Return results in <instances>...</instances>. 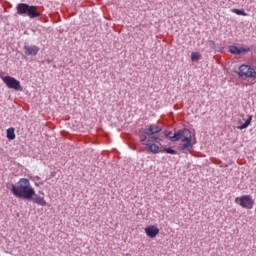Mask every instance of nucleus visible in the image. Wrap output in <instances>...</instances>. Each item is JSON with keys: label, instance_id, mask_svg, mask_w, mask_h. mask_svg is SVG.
<instances>
[{"label": "nucleus", "instance_id": "4", "mask_svg": "<svg viewBox=\"0 0 256 256\" xmlns=\"http://www.w3.org/2000/svg\"><path fill=\"white\" fill-rule=\"evenodd\" d=\"M161 131H163L161 126L157 124H151L148 128L138 129V131H136V135L141 143H145L148 136L158 135V133H161Z\"/></svg>", "mask_w": 256, "mask_h": 256}, {"label": "nucleus", "instance_id": "24", "mask_svg": "<svg viewBox=\"0 0 256 256\" xmlns=\"http://www.w3.org/2000/svg\"><path fill=\"white\" fill-rule=\"evenodd\" d=\"M251 49H253V51H255V53H256V46L255 45H252Z\"/></svg>", "mask_w": 256, "mask_h": 256}, {"label": "nucleus", "instance_id": "1", "mask_svg": "<svg viewBox=\"0 0 256 256\" xmlns=\"http://www.w3.org/2000/svg\"><path fill=\"white\" fill-rule=\"evenodd\" d=\"M6 188L16 197L22 201H28L32 195H35V188L31 186V182L27 178H20L15 184L7 183Z\"/></svg>", "mask_w": 256, "mask_h": 256}, {"label": "nucleus", "instance_id": "5", "mask_svg": "<svg viewBox=\"0 0 256 256\" xmlns=\"http://www.w3.org/2000/svg\"><path fill=\"white\" fill-rule=\"evenodd\" d=\"M0 79L6 85L7 89H13V91L22 92L23 86H21V81L17 80L13 76H5V72H0Z\"/></svg>", "mask_w": 256, "mask_h": 256}, {"label": "nucleus", "instance_id": "23", "mask_svg": "<svg viewBox=\"0 0 256 256\" xmlns=\"http://www.w3.org/2000/svg\"><path fill=\"white\" fill-rule=\"evenodd\" d=\"M38 193H39V195H42V197H45V192L39 191Z\"/></svg>", "mask_w": 256, "mask_h": 256}, {"label": "nucleus", "instance_id": "2", "mask_svg": "<svg viewBox=\"0 0 256 256\" xmlns=\"http://www.w3.org/2000/svg\"><path fill=\"white\" fill-rule=\"evenodd\" d=\"M29 19H39L43 15V7L30 5L28 3H18L16 5V14Z\"/></svg>", "mask_w": 256, "mask_h": 256}, {"label": "nucleus", "instance_id": "10", "mask_svg": "<svg viewBox=\"0 0 256 256\" xmlns=\"http://www.w3.org/2000/svg\"><path fill=\"white\" fill-rule=\"evenodd\" d=\"M249 51H251V47H239L237 45H230L229 46V53H231V55H243L245 53H249Z\"/></svg>", "mask_w": 256, "mask_h": 256}, {"label": "nucleus", "instance_id": "25", "mask_svg": "<svg viewBox=\"0 0 256 256\" xmlns=\"http://www.w3.org/2000/svg\"><path fill=\"white\" fill-rule=\"evenodd\" d=\"M46 61H47V63H52V61L50 59H47Z\"/></svg>", "mask_w": 256, "mask_h": 256}, {"label": "nucleus", "instance_id": "3", "mask_svg": "<svg viewBox=\"0 0 256 256\" xmlns=\"http://www.w3.org/2000/svg\"><path fill=\"white\" fill-rule=\"evenodd\" d=\"M180 141L182 143L177 146L178 151H181L182 153L193 151V135L191 134V130H189V128H184Z\"/></svg>", "mask_w": 256, "mask_h": 256}, {"label": "nucleus", "instance_id": "27", "mask_svg": "<svg viewBox=\"0 0 256 256\" xmlns=\"http://www.w3.org/2000/svg\"><path fill=\"white\" fill-rule=\"evenodd\" d=\"M47 21H49L47 18L44 20L45 23H47Z\"/></svg>", "mask_w": 256, "mask_h": 256}, {"label": "nucleus", "instance_id": "9", "mask_svg": "<svg viewBox=\"0 0 256 256\" xmlns=\"http://www.w3.org/2000/svg\"><path fill=\"white\" fill-rule=\"evenodd\" d=\"M23 51L27 57H37V55H39V51H41V48L37 45H29V43L25 42Z\"/></svg>", "mask_w": 256, "mask_h": 256}, {"label": "nucleus", "instance_id": "19", "mask_svg": "<svg viewBox=\"0 0 256 256\" xmlns=\"http://www.w3.org/2000/svg\"><path fill=\"white\" fill-rule=\"evenodd\" d=\"M201 60V54L199 52H192L191 53V61H199Z\"/></svg>", "mask_w": 256, "mask_h": 256}, {"label": "nucleus", "instance_id": "14", "mask_svg": "<svg viewBox=\"0 0 256 256\" xmlns=\"http://www.w3.org/2000/svg\"><path fill=\"white\" fill-rule=\"evenodd\" d=\"M252 121H253V115H248V118L245 121V123H243L242 120H238L239 126H237V129H239L240 131H243V129H247V127H249V125H251Z\"/></svg>", "mask_w": 256, "mask_h": 256}, {"label": "nucleus", "instance_id": "17", "mask_svg": "<svg viewBox=\"0 0 256 256\" xmlns=\"http://www.w3.org/2000/svg\"><path fill=\"white\" fill-rule=\"evenodd\" d=\"M231 13H235V15H240L242 17H247V12H245V9H237V8H232Z\"/></svg>", "mask_w": 256, "mask_h": 256}, {"label": "nucleus", "instance_id": "7", "mask_svg": "<svg viewBox=\"0 0 256 256\" xmlns=\"http://www.w3.org/2000/svg\"><path fill=\"white\" fill-rule=\"evenodd\" d=\"M234 203L239 205V207H242V209H253V207H255V200L251 195H242L236 197Z\"/></svg>", "mask_w": 256, "mask_h": 256}, {"label": "nucleus", "instance_id": "12", "mask_svg": "<svg viewBox=\"0 0 256 256\" xmlns=\"http://www.w3.org/2000/svg\"><path fill=\"white\" fill-rule=\"evenodd\" d=\"M144 231L147 237H150V239H155V237H157V235L160 233L159 228L155 225H149L145 227Z\"/></svg>", "mask_w": 256, "mask_h": 256}, {"label": "nucleus", "instance_id": "20", "mask_svg": "<svg viewBox=\"0 0 256 256\" xmlns=\"http://www.w3.org/2000/svg\"><path fill=\"white\" fill-rule=\"evenodd\" d=\"M209 47L213 49L214 51H217V45L215 44L214 40L209 41Z\"/></svg>", "mask_w": 256, "mask_h": 256}, {"label": "nucleus", "instance_id": "21", "mask_svg": "<svg viewBox=\"0 0 256 256\" xmlns=\"http://www.w3.org/2000/svg\"><path fill=\"white\" fill-rule=\"evenodd\" d=\"M31 179H32V181H35V179H36V181H41V177H39V176L31 177Z\"/></svg>", "mask_w": 256, "mask_h": 256}, {"label": "nucleus", "instance_id": "18", "mask_svg": "<svg viewBox=\"0 0 256 256\" xmlns=\"http://www.w3.org/2000/svg\"><path fill=\"white\" fill-rule=\"evenodd\" d=\"M148 143H159L160 141H163V139H161L160 137H157L155 135L152 136H147V140Z\"/></svg>", "mask_w": 256, "mask_h": 256}, {"label": "nucleus", "instance_id": "6", "mask_svg": "<svg viewBox=\"0 0 256 256\" xmlns=\"http://www.w3.org/2000/svg\"><path fill=\"white\" fill-rule=\"evenodd\" d=\"M234 73H237L238 77L245 81V79H256V71L251 65L242 64L239 66L238 70H235Z\"/></svg>", "mask_w": 256, "mask_h": 256}, {"label": "nucleus", "instance_id": "13", "mask_svg": "<svg viewBox=\"0 0 256 256\" xmlns=\"http://www.w3.org/2000/svg\"><path fill=\"white\" fill-rule=\"evenodd\" d=\"M142 145L145 146V149L149 152L152 153V155H157V153H161V149L159 148V145L155 143H146L143 142Z\"/></svg>", "mask_w": 256, "mask_h": 256}, {"label": "nucleus", "instance_id": "22", "mask_svg": "<svg viewBox=\"0 0 256 256\" xmlns=\"http://www.w3.org/2000/svg\"><path fill=\"white\" fill-rule=\"evenodd\" d=\"M44 184V182L42 181V182H40V183H37V182H35V187H39V185H43Z\"/></svg>", "mask_w": 256, "mask_h": 256}, {"label": "nucleus", "instance_id": "15", "mask_svg": "<svg viewBox=\"0 0 256 256\" xmlns=\"http://www.w3.org/2000/svg\"><path fill=\"white\" fill-rule=\"evenodd\" d=\"M6 137L9 141H14V139L16 137L14 127H10L6 130Z\"/></svg>", "mask_w": 256, "mask_h": 256}, {"label": "nucleus", "instance_id": "8", "mask_svg": "<svg viewBox=\"0 0 256 256\" xmlns=\"http://www.w3.org/2000/svg\"><path fill=\"white\" fill-rule=\"evenodd\" d=\"M184 131H185V128L174 130V133L171 130H165L163 132V135L165 139H168L172 143H177V141H181V136L183 135Z\"/></svg>", "mask_w": 256, "mask_h": 256}, {"label": "nucleus", "instance_id": "16", "mask_svg": "<svg viewBox=\"0 0 256 256\" xmlns=\"http://www.w3.org/2000/svg\"><path fill=\"white\" fill-rule=\"evenodd\" d=\"M160 153H167V155H177V150L173 149V147L163 146V149L160 150Z\"/></svg>", "mask_w": 256, "mask_h": 256}, {"label": "nucleus", "instance_id": "26", "mask_svg": "<svg viewBox=\"0 0 256 256\" xmlns=\"http://www.w3.org/2000/svg\"><path fill=\"white\" fill-rule=\"evenodd\" d=\"M24 35H29V33L27 31L24 32Z\"/></svg>", "mask_w": 256, "mask_h": 256}, {"label": "nucleus", "instance_id": "11", "mask_svg": "<svg viewBox=\"0 0 256 256\" xmlns=\"http://www.w3.org/2000/svg\"><path fill=\"white\" fill-rule=\"evenodd\" d=\"M28 201L35 203L36 205H40V207L47 206V201L45 200V197L37 195V192H35V195H32L31 198L28 199Z\"/></svg>", "mask_w": 256, "mask_h": 256}]
</instances>
